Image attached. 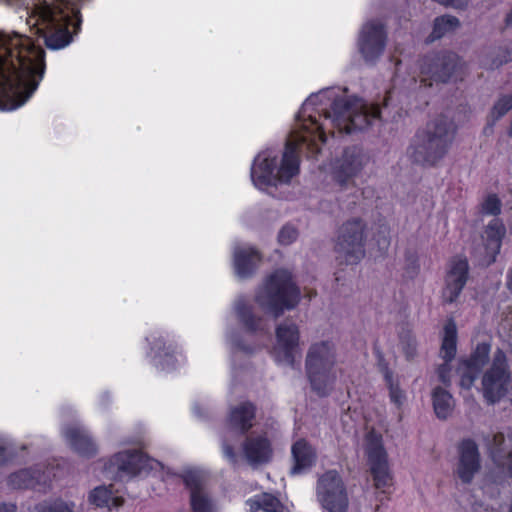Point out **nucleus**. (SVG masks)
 Masks as SVG:
<instances>
[{
  "mask_svg": "<svg viewBox=\"0 0 512 512\" xmlns=\"http://www.w3.org/2000/svg\"><path fill=\"white\" fill-rule=\"evenodd\" d=\"M46 72V52L26 36L0 31V110L22 106Z\"/></svg>",
  "mask_w": 512,
  "mask_h": 512,
  "instance_id": "f257e3e1",
  "label": "nucleus"
},
{
  "mask_svg": "<svg viewBox=\"0 0 512 512\" xmlns=\"http://www.w3.org/2000/svg\"><path fill=\"white\" fill-rule=\"evenodd\" d=\"M315 114L308 115L311 132L314 138L326 143L327 132L335 137L339 134H352L365 131L376 121H381L382 107L377 103H368L356 95L335 98L330 109L315 107ZM312 153L317 155L321 148L313 139L310 143Z\"/></svg>",
  "mask_w": 512,
  "mask_h": 512,
  "instance_id": "f03ea898",
  "label": "nucleus"
},
{
  "mask_svg": "<svg viewBox=\"0 0 512 512\" xmlns=\"http://www.w3.org/2000/svg\"><path fill=\"white\" fill-rule=\"evenodd\" d=\"M91 0L33 1L27 6V24L43 35L48 49L60 50L72 43L82 29L81 9Z\"/></svg>",
  "mask_w": 512,
  "mask_h": 512,
  "instance_id": "7ed1b4c3",
  "label": "nucleus"
},
{
  "mask_svg": "<svg viewBox=\"0 0 512 512\" xmlns=\"http://www.w3.org/2000/svg\"><path fill=\"white\" fill-rule=\"evenodd\" d=\"M455 134L452 121L439 115L416 132L408 154L413 163L423 167L436 166L447 154Z\"/></svg>",
  "mask_w": 512,
  "mask_h": 512,
  "instance_id": "20e7f679",
  "label": "nucleus"
},
{
  "mask_svg": "<svg viewBox=\"0 0 512 512\" xmlns=\"http://www.w3.org/2000/svg\"><path fill=\"white\" fill-rule=\"evenodd\" d=\"M300 300V288L292 274L285 269H277L269 274L255 295L259 307L275 319L295 309Z\"/></svg>",
  "mask_w": 512,
  "mask_h": 512,
  "instance_id": "39448f33",
  "label": "nucleus"
},
{
  "mask_svg": "<svg viewBox=\"0 0 512 512\" xmlns=\"http://www.w3.org/2000/svg\"><path fill=\"white\" fill-rule=\"evenodd\" d=\"M335 346L331 341L313 343L307 352L305 369L311 388L320 397L328 396L336 380Z\"/></svg>",
  "mask_w": 512,
  "mask_h": 512,
  "instance_id": "423d86ee",
  "label": "nucleus"
},
{
  "mask_svg": "<svg viewBox=\"0 0 512 512\" xmlns=\"http://www.w3.org/2000/svg\"><path fill=\"white\" fill-rule=\"evenodd\" d=\"M367 224L361 218L345 221L337 231L334 250L339 266L357 265L365 257Z\"/></svg>",
  "mask_w": 512,
  "mask_h": 512,
  "instance_id": "0eeeda50",
  "label": "nucleus"
},
{
  "mask_svg": "<svg viewBox=\"0 0 512 512\" xmlns=\"http://www.w3.org/2000/svg\"><path fill=\"white\" fill-rule=\"evenodd\" d=\"M365 455L373 485L378 491L377 499L380 502L389 500L394 486V477L389 466L388 454L380 434L374 432L367 434Z\"/></svg>",
  "mask_w": 512,
  "mask_h": 512,
  "instance_id": "6e6552de",
  "label": "nucleus"
},
{
  "mask_svg": "<svg viewBox=\"0 0 512 512\" xmlns=\"http://www.w3.org/2000/svg\"><path fill=\"white\" fill-rule=\"evenodd\" d=\"M421 84L431 87L435 83H448L456 80L463 68L461 58L448 50L432 51L423 55L419 60Z\"/></svg>",
  "mask_w": 512,
  "mask_h": 512,
  "instance_id": "1a4fd4ad",
  "label": "nucleus"
},
{
  "mask_svg": "<svg viewBox=\"0 0 512 512\" xmlns=\"http://www.w3.org/2000/svg\"><path fill=\"white\" fill-rule=\"evenodd\" d=\"M388 40L384 23L380 20L365 22L358 34L357 48L365 63L375 65L383 55Z\"/></svg>",
  "mask_w": 512,
  "mask_h": 512,
  "instance_id": "9d476101",
  "label": "nucleus"
},
{
  "mask_svg": "<svg viewBox=\"0 0 512 512\" xmlns=\"http://www.w3.org/2000/svg\"><path fill=\"white\" fill-rule=\"evenodd\" d=\"M509 378L506 355L498 349L494 354L491 367L482 378L483 396L488 404H494L506 395Z\"/></svg>",
  "mask_w": 512,
  "mask_h": 512,
  "instance_id": "9b49d317",
  "label": "nucleus"
},
{
  "mask_svg": "<svg viewBox=\"0 0 512 512\" xmlns=\"http://www.w3.org/2000/svg\"><path fill=\"white\" fill-rule=\"evenodd\" d=\"M317 494L327 512H347L348 496L336 470L326 471L318 480Z\"/></svg>",
  "mask_w": 512,
  "mask_h": 512,
  "instance_id": "f8f14e48",
  "label": "nucleus"
},
{
  "mask_svg": "<svg viewBox=\"0 0 512 512\" xmlns=\"http://www.w3.org/2000/svg\"><path fill=\"white\" fill-rule=\"evenodd\" d=\"M148 456L140 450H126L115 453L104 465L116 480L138 476L148 466Z\"/></svg>",
  "mask_w": 512,
  "mask_h": 512,
  "instance_id": "ddd939ff",
  "label": "nucleus"
},
{
  "mask_svg": "<svg viewBox=\"0 0 512 512\" xmlns=\"http://www.w3.org/2000/svg\"><path fill=\"white\" fill-rule=\"evenodd\" d=\"M469 277V263L464 256H454L448 263L445 275V285L442 290V301L445 304L454 303L460 296Z\"/></svg>",
  "mask_w": 512,
  "mask_h": 512,
  "instance_id": "4468645a",
  "label": "nucleus"
},
{
  "mask_svg": "<svg viewBox=\"0 0 512 512\" xmlns=\"http://www.w3.org/2000/svg\"><path fill=\"white\" fill-rule=\"evenodd\" d=\"M147 341L154 353L155 366L161 370L174 369L177 355L180 353L178 343L160 332L152 333L147 337Z\"/></svg>",
  "mask_w": 512,
  "mask_h": 512,
  "instance_id": "2eb2a0df",
  "label": "nucleus"
},
{
  "mask_svg": "<svg viewBox=\"0 0 512 512\" xmlns=\"http://www.w3.org/2000/svg\"><path fill=\"white\" fill-rule=\"evenodd\" d=\"M480 469V453L473 439H463L459 444L457 475L464 484H469Z\"/></svg>",
  "mask_w": 512,
  "mask_h": 512,
  "instance_id": "dca6fc26",
  "label": "nucleus"
},
{
  "mask_svg": "<svg viewBox=\"0 0 512 512\" xmlns=\"http://www.w3.org/2000/svg\"><path fill=\"white\" fill-rule=\"evenodd\" d=\"M362 169V157L356 147L344 149L342 157L336 161L332 169V178L343 187L347 185Z\"/></svg>",
  "mask_w": 512,
  "mask_h": 512,
  "instance_id": "f3484780",
  "label": "nucleus"
},
{
  "mask_svg": "<svg viewBox=\"0 0 512 512\" xmlns=\"http://www.w3.org/2000/svg\"><path fill=\"white\" fill-rule=\"evenodd\" d=\"M276 340L279 351V360L293 366L295 350L299 345L300 332L295 323L283 322L276 327Z\"/></svg>",
  "mask_w": 512,
  "mask_h": 512,
  "instance_id": "a211bd4d",
  "label": "nucleus"
},
{
  "mask_svg": "<svg viewBox=\"0 0 512 512\" xmlns=\"http://www.w3.org/2000/svg\"><path fill=\"white\" fill-rule=\"evenodd\" d=\"M277 165V156H270L266 153L258 154L251 167L253 184L259 189L277 186Z\"/></svg>",
  "mask_w": 512,
  "mask_h": 512,
  "instance_id": "6ab92c4d",
  "label": "nucleus"
},
{
  "mask_svg": "<svg viewBox=\"0 0 512 512\" xmlns=\"http://www.w3.org/2000/svg\"><path fill=\"white\" fill-rule=\"evenodd\" d=\"M242 451L247 462L254 467L265 465L273 458L272 443L265 434L246 437Z\"/></svg>",
  "mask_w": 512,
  "mask_h": 512,
  "instance_id": "aec40b11",
  "label": "nucleus"
},
{
  "mask_svg": "<svg viewBox=\"0 0 512 512\" xmlns=\"http://www.w3.org/2000/svg\"><path fill=\"white\" fill-rule=\"evenodd\" d=\"M181 478L190 491L191 512H215L213 501L204 490L201 476L197 472L187 471Z\"/></svg>",
  "mask_w": 512,
  "mask_h": 512,
  "instance_id": "412c9836",
  "label": "nucleus"
},
{
  "mask_svg": "<svg viewBox=\"0 0 512 512\" xmlns=\"http://www.w3.org/2000/svg\"><path fill=\"white\" fill-rule=\"evenodd\" d=\"M261 261V253L252 246L238 247L234 250V270L241 279L251 278L256 273Z\"/></svg>",
  "mask_w": 512,
  "mask_h": 512,
  "instance_id": "4be33fe9",
  "label": "nucleus"
},
{
  "mask_svg": "<svg viewBox=\"0 0 512 512\" xmlns=\"http://www.w3.org/2000/svg\"><path fill=\"white\" fill-rule=\"evenodd\" d=\"M257 407L251 401H244L231 408L227 423L231 430L246 435L254 426Z\"/></svg>",
  "mask_w": 512,
  "mask_h": 512,
  "instance_id": "5701e85b",
  "label": "nucleus"
},
{
  "mask_svg": "<svg viewBox=\"0 0 512 512\" xmlns=\"http://www.w3.org/2000/svg\"><path fill=\"white\" fill-rule=\"evenodd\" d=\"M64 436L71 449L81 457L92 458L97 454V445L85 428L69 426Z\"/></svg>",
  "mask_w": 512,
  "mask_h": 512,
  "instance_id": "b1692460",
  "label": "nucleus"
},
{
  "mask_svg": "<svg viewBox=\"0 0 512 512\" xmlns=\"http://www.w3.org/2000/svg\"><path fill=\"white\" fill-rule=\"evenodd\" d=\"M293 466L291 474H301L311 469L317 459L316 450L304 438L295 441L291 447Z\"/></svg>",
  "mask_w": 512,
  "mask_h": 512,
  "instance_id": "393cba45",
  "label": "nucleus"
},
{
  "mask_svg": "<svg viewBox=\"0 0 512 512\" xmlns=\"http://www.w3.org/2000/svg\"><path fill=\"white\" fill-rule=\"evenodd\" d=\"M300 172L298 145L287 141L279 167L277 168L278 184H289L293 177Z\"/></svg>",
  "mask_w": 512,
  "mask_h": 512,
  "instance_id": "a878e982",
  "label": "nucleus"
},
{
  "mask_svg": "<svg viewBox=\"0 0 512 512\" xmlns=\"http://www.w3.org/2000/svg\"><path fill=\"white\" fill-rule=\"evenodd\" d=\"M234 308L237 320L246 332H265L264 318L254 312V307L244 297L237 299Z\"/></svg>",
  "mask_w": 512,
  "mask_h": 512,
  "instance_id": "bb28decb",
  "label": "nucleus"
},
{
  "mask_svg": "<svg viewBox=\"0 0 512 512\" xmlns=\"http://www.w3.org/2000/svg\"><path fill=\"white\" fill-rule=\"evenodd\" d=\"M485 252L489 257L488 263L495 262L497 255L500 253L502 240L506 234V228L503 221L499 218L492 219L486 229Z\"/></svg>",
  "mask_w": 512,
  "mask_h": 512,
  "instance_id": "cd10ccee",
  "label": "nucleus"
},
{
  "mask_svg": "<svg viewBox=\"0 0 512 512\" xmlns=\"http://www.w3.org/2000/svg\"><path fill=\"white\" fill-rule=\"evenodd\" d=\"M250 512H284L285 506L271 493L256 494L247 500Z\"/></svg>",
  "mask_w": 512,
  "mask_h": 512,
  "instance_id": "c85d7f7f",
  "label": "nucleus"
},
{
  "mask_svg": "<svg viewBox=\"0 0 512 512\" xmlns=\"http://www.w3.org/2000/svg\"><path fill=\"white\" fill-rule=\"evenodd\" d=\"M444 334L440 347V356L446 362H451L457 352V326L453 318H449L444 325Z\"/></svg>",
  "mask_w": 512,
  "mask_h": 512,
  "instance_id": "c756f323",
  "label": "nucleus"
},
{
  "mask_svg": "<svg viewBox=\"0 0 512 512\" xmlns=\"http://www.w3.org/2000/svg\"><path fill=\"white\" fill-rule=\"evenodd\" d=\"M488 451L493 462L501 464L506 460L507 470L512 478V449L506 452L505 436L502 432L493 434L492 439L488 444Z\"/></svg>",
  "mask_w": 512,
  "mask_h": 512,
  "instance_id": "7c9ffc66",
  "label": "nucleus"
},
{
  "mask_svg": "<svg viewBox=\"0 0 512 512\" xmlns=\"http://www.w3.org/2000/svg\"><path fill=\"white\" fill-rule=\"evenodd\" d=\"M432 405L437 418L447 419L454 409L453 396L444 388L437 386L432 391Z\"/></svg>",
  "mask_w": 512,
  "mask_h": 512,
  "instance_id": "2f4dec72",
  "label": "nucleus"
},
{
  "mask_svg": "<svg viewBox=\"0 0 512 512\" xmlns=\"http://www.w3.org/2000/svg\"><path fill=\"white\" fill-rule=\"evenodd\" d=\"M40 482V470L25 468L9 475L8 483L14 489L34 488Z\"/></svg>",
  "mask_w": 512,
  "mask_h": 512,
  "instance_id": "473e14b6",
  "label": "nucleus"
},
{
  "mask_svg": "<svg viewBox=\"0 0 512 512\" xmlns=\"http://www.w3.org/2000/svg\"><path fill=\"white\" fill-rule=\"evenodd\" d=\"M458 27H460V21L457 17L448 14L438 16L433 21L432 32L428 40L432 42L441 39L447 33L455 31Z\"/></svg>",
  "mask_w": 512,
  "mask_h": 512,
  "instance_id": "72a5a7b5",
  "label": "nucleus"
},
{
  "mask_svg": "<svg viewBox=\"0 0 512 512\" xmlns=\"http://www.w3.org/2000/svg\"><path fill=\"white\" fill-rule=\"evenodd\" d=\"M379 368L388 387L391 402L400 408L405 399V394L399 384L394 382L393 372L382 357L379 359Z\"/></svg>",
  "mask_w": 512,
  "mask_h": 512,
  "instance_id": "f704fd0d",
  "label": "nucleus"
},
{
  "mask_svg": "<svg viewBox=\"0 0 512 512\" xmlns=\"http://www.w3.org/2000/svg\"><path fill=\"white\" fill-rule=\"evenodd\" d=\"M75 503L73 501L64 500L61 497L44 499L38 502L35 512H75Z\"/></svg>",
  "mask_w": 512,
  "mask_h": 512,
  "instance_id": "c9c22d12",
  "label": "nucleus"
},
{
  "mask_svg": "<svg viewBox=\"0 0 512 512\" xmlns=\"http://www.w3.org/2000/svg\"><path fill=\"white\" fill-rule=\"evenodd\" d=\"M490 350L491 347L489 343H478L470 357L461 361V365L471 366L481 371L489 360Z\"/></svg>",
  "mask_w": 512,
  "mask_h": 512,
  "instance_id": "e433bc0d",
  "label": "nucleus"
},
{
  "mask_svg": "<svg viewBox=\"0 0 512 512\" xmlns=\"http://www.w3.org/2000/svg\"><path fill=\"white\" fill-rule=\"evenodd\" d=\"M512 109V94L501 95L492 106L489 112L488 124L493 127L494 124L505 116Z\"/></svg>",
  "mask_w": 512,
  "mask_h": 512,
  "instance_id": "4c0bfd02",
  "label": "nucleus"
},
{
  "mask_svg": "<svg viewBox=\"0 0 512 512\" xmlns=\"http://www.w3.org/2000/svg\"><path fill=\"white\" fill-rule=\"evenodd\" d=\"M112 488L113 485L94 488L89 494V502L99 508L110 507L113 494Z\"/></svg>",
  "mask_w": 512,
  "mask_h": 512,
  "instance_id": "58836bf2",
  "label": "nucleus"
},
{
  "mask_svg": "<svg viewBox=\"0 0 512 512\" xmlns=\"http://www.w3.org/2000/svg\"><path fill=\"white\" fill-rule=\"evenodd\" d=\"M379 256H384L390 246V227L386 223L379 224L378 231L374 234Z\"/></svg>",
  "mask_w": 512,
  "mask_h": 512,
  "instance_id": "ea45409f",
  "label": "nucleus"
},
{
  "mask_svg": "<svg viewBox=\"0 0 512 512\" xmlns=\"http://www.w3.org/2000/svg\"><path fill=\"white\" fill-rule=\"evenodd\" d=\"M399 340L406 358L413 359L417 353V341L413 333L411 331L402 332Z\"/></svg>",
  "mask_w": 512,
  "mask_h": 512,
  "instance_id": "a19ab883",
  "label": "nucleus"
},
{
  "mask_svg": "<svg viewBox=\"0 0 512 512\" xmlns=\"http://www.w3.org/2000/svg\"><path fill=\"white\" fill-rule=\"evenodd\" d=\"M502 203L497 194H489L481 203V211L485 215L497 218L501 213Z\"/></svg>",
  "mask_w": 512,
  "mask_h": 512,
  "instance_id": "79ce46f5",
  "label": "nucleus"
},
{
  "mask_svg": "<svg viewBox=\"0 0 512 512\" xmlns=\"http://www.w3.org/2000/svg\"><path fill=\"white\" fill-rule=\"evenodd\" d=\"M17 456V450L12 443L0 439V467L12 463Z\"/></svg>",
  "mask_w": 512,
  "mask_h": 512,
  "instance_id": "37998d69",
  "label": "nucleus"
},
{
  "mask_svg": "<svg viewBox=\"0 0 512 512\" xmlns=\"http://www.w3.org/2000/svg\"><path fill=\"white\" fill-rule=\"evenodd\" d=\"M460 369L462 370L460 375V386L465 389H470L481 371L476 370V368L471 366L462 365Z\"/></svg>",
  "mask_w": 512,
  "mask_h": 512,
  "instance_id": "c03bdc74",
  "label": "nucleus"
},
{
  "mask_svg": "<svg viewBox=\"0 0 512 512\" xmlns=\"http://www.w3.org/2000/svg\"><path fill=\"white\" fill-rule=\"evenodd\" d=\"M298 230L291 224L284 225L278 233V242L281 245H290L296 241L298 237Z\"/></svg>",
  "mask_w": 512,
  "mask_h": 512,
  "instance_id": "a18cd8bd",
  "label": "nucleus"
},
{
  "mask_svg": "<svg viewBox=\"0 0 512 512\" xmlns=\"http://www.w3.org/2000/svg\"><path fill=\"white\" fill-rule=\"evenodd\" d=\"M420 269L419 259L416 252L407 251L405 253V274L409 278H414Z\"/></svg>",
  "mask_w": 512,
  "mask_h": 512,
  "instance_id": "49530a36",
  "label": "nucleus"
},
{
  "mask_svg": "<svg viewBox=\"0 0 512 512\" xmlns=\"http://www.w3.org/2000/svg\"><path fill=\"white\" fill-rule=\"evenodd\" d=\"M512 61V43L501 49V53L492 60V68H499L500 66Z\"/></svg>",
  "mask_w": 512,
  "mask_h": 512,
  "instance_id": "de8ad7c7",
  "label": "nucleus"
},
{
  "mask_svg": "<svg viewBox=\"0 0 512 512\" xmlns=\"http://www.w3.org/2000/svg\"><path fill=\"white\" fill-rule=\"evenodd\" d=\"M451 362H446L440 364L437 367V375L439 378V381L444 384L445 386H449L451 382Z\"/></svg>",
  "mask_w": 512,
  "mask_h": 512,
  "instance_id": "09e8293b",
  "label": "nucleus"
},
{
  "mask_svg": "<svg viewBox=\"0 0 512 512\" xmlns=\"http://www.w3.org/2000/svg\"><path fill=\"white\" fill-rule=\"evenodd\" d=\"M223 454L232 465L237 464V454L233 446L230 444H225L223 446Z\"/></svg>",
  "mask_w": 512,
  "mask_h": 512,
  "instance_id": "8fccbe9b",
  "label": "nucleus"
},
{
  "mask_svg": "<svg viewBox=\"0 0 512 512\" xmlns=\"http://www.w3.org/2000/svg\"><path fill=\"white\" fill-rule=\"evenodd\" d=\"M123 503H124L123 497H121V496H113L112 495V499L110 501V506L119 507V506H122Z\"/></svg>",
  "mask_w": 512,
  "mask_h": 512,
  "instance_id": "3c124183",
  "label": "nucleus"
},
{
  "mask_svg": "<svg viewBox=\"0 0 512 512\" xmlns=\"http://www.w3.org/2000/svg\"><path fill=\"white\" fill-rule=\"evenodd\" d=\"M392 98V90L386 91L383 101H382V107L387 108L389 106V102Z\"/></svg>",
  "mask_w": 512,
  "mask_h": 512,
  "instance_id": "603ef678",
  "label": "nucleus"
},
{
  "mask_svg": "<svg viewBox=\"0 0 512 512\" xmlns=\"http://www.w3.org/2000/svg\"><path fill=\"white\" fill-rule=\"evenodd\" d=\"M506 284H507V288L512 292V267L507 272Z\"/></svg>",
  "mask_w": 512,
  "mask_h": 512,
  "instance_id": "864d4df0",
  "label": "nucleus"
},
{
  "mask_svg": "<svg viewBox=\"0 0 512 512\" xmlns=\"http://www.w3.org/2000/svg\"><path fill=\"white\" fill-rule=\"evenodd\" d=\"M318 95H311L308 99H307V102L304 104V110L307 109V107L310 105V104H316V100L318 99Z\"/></svg>",
  "mask_w": 512,
  "mask_h": 512,
  "instance_id": "5fc2aeb1",
  "label": "nucleus"
},
{
  "mask_svg": "<svg viewBox=\"0 0 512 512\" xmlns=\"http://www.w3.org/2000/svg\"><path fill=\"white\" fill-rule=\"evenodd\" d=\"M0 512H15V506H8L6 504H0Z\"/></svg>",
  "mask_w": 512,
  "mask_h": 512,
  "instance_id": "6e6d98bb",
  "label": "nucleus"
},
{
  "mask_svg": "<svg viewBox=\"0 0 512 512\" xmlns=\"http://www.w3.org/2000/svg\"><path fill=\"white\" fill-rule=\"evenodd\" d=\"M508 135L512 138V120L508 129Z\"/></svg>",
  "mask_w": 512,
  "mask_h": 512,
  "instance_id": "4d7b16f0",
  "label": "nucleus"
},
{
  "mask_svg": "<svg viewBox=\"0 0 512 512\" xmlns=\"http://www.w3.org/2000/svg\"><path fill=\"white\" fill-rule=\"evenodd\" d=\"M379 511H380V505H377L375 508V512H379Z\"/></svg>",
  "mask_w": 512,
  "mask_h": 512,
  "instance_id": "13d9d810",
  "label": "nucleus"
},
{
  "mask_svg": "<svg viewBox=\"0 0 512 512\" xmlns=\"http://www.w3.org/2000/svg\"><path fill=\"white\" fill-rule=\"evenodd\" d=\"M244 351L246 352H250L251 350L247 349V348H243Z\"/></svg>",
  "mask_w": 512,
  "mask_h": 512,
  "instance_id": "bf43d9fd",
  "label": "nucleus"
},
{
  "mask_svg": "<svg viewBox=\"0 0 512 512\" xmlns=\"http://www.w3.org/2000/svg\"><path fill=\"white\" fill-rule=\"evenodd\" d=\"M510 512H512V503H511V506H510Z\"/></svg>",
  "mask_w": 512,
  "mask_h": 512,
  "instance_id": "052dcab7",
  "label": "nucleus"
}]
</instances>
